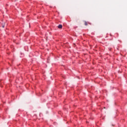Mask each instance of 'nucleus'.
<instances>
[{"mask_svg": "<svg viewBox=\"0 0 127 127\" xmlns=\"http://www.w3.org/2000/svg\"><path fill=\"white\" fill-rule=\"evenodd\" d=\"M84 24H85V25H88V23L86 21H85L84 22Z\"/></svg>", "mask_w": 127, "mask_h": 127, "instance_id": "obj_2", "label": "nucleus"}, {"mask_svg": "<svg viewBox=\"0 0 127 127\" xmlns=\"http://www.w3.org/2000/svg\"><path fill=\"white\" fill-rule=\"evenodd\" d=\"M62 27H63L62 25H61V24L59 25L58 28L61 29V28H62Z\"/></svg>", "mask_w": 127, "mask_h": 127, "instance_id": "obj_1", "label": "nucleus"}, {"mask_svg": "<svg viewBox=\"0 0 127 127\" xmlns=\"http://www.w3.org/2000/svg\"><path fill=\"white\" fill-rule=\"evenodd\" d=\"M2 27H3H3H4V25H2Z\"/></svg>", "mask_w": 127, "mask_h": 127, "instance_id": "obj_3", "label": "nucleus"}]
</instances>
